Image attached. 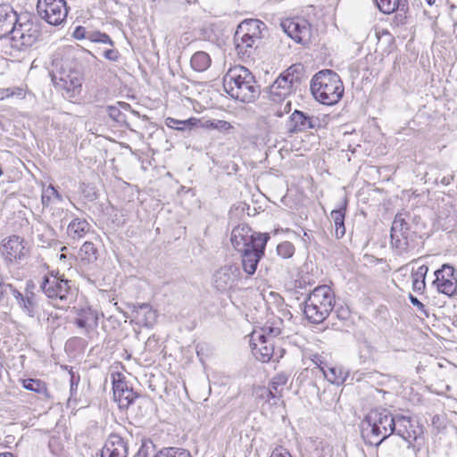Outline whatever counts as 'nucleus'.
I'll return each mask as SVG.
<instances>
[{
    "instance_id": "1",
    "label": "nucleus",
    "mask_w": 457,
    "mask_h": 457,
    "mask_svg": "<svg viewBox=\"0 0 457 457\" xmlns=\"http://www.w3.org/2000/svg\"><path fill=\"white\" fill-rule=\"evenodd\" d=\"M225 91L234 99L250 103L260 94L254 77L244 66L237 65L230 68L223 77Z\"/></svg>"
},
{
    "instance_id": "2",
    "label": "nucleus",
    "mask_w": 457,
    "mask_h": 457,
    "mask_svg": "<svg viewBox=\"0 0 457 457\" xmlns=\"http://www.w3.org/2000/svg\"><path fill=\"white\" fill-rule=\"evenodd\" d=\"M394 416L387 410H373L362 421L361 435L366 444L378 446L395 428Z\"/></svg>"
},
{
    "instance_id": "3",
    "label": "nucleus",
    "mask_w": 457,
    "mask_h": 457,
    "mask_svg": "<svg viewBox=\"0 0 457 457\" xmlns=\"http://www.w3.org/2000/svg\"><path fill=\"white\" fill-rule=\"evenodd\" d=\"M344 90L340 77L332 70L319 71L311 82V91L314 98L327 105L337 104L342 98Z\"/></svg>"
},
{
    "instance_id": "4",
    "label": "nucleus",
    "mask_w": 457,
    "mask_h": 457,
    "mask_svg": "<svg viewBox=\"0 0 457 457\" xmlns=\"http://www.w3.org/2000/svg\"><path fill=\"white\" fill-rule=\"evenodd\" d=\"M305 318L314 324L323 322L332 312L335 305V295L327 286L315 287L303 302Z\"/></svg>"
},
{
    "instance_id": "5",
    "label": "nucleus",
    "mask_w": 457,
    "mask_h": 457,
    "mask_svg": "<svg viewBox=\"0 0 457 457\" xmlns=\"http://www.w3.org/2000/svg\"><path fill=\"white\" fill-rule=\"evenodd\" d=\"M53 80L66 91H75L82 84V72L80 67L73 58L65 57L61 61L53 62Z\"/></svg>"
},
{
    "instance_id": "6",
    "label": "nucleus",
    "mask_w": 457,
    "mask_h": 457,
    "mask_svg": "<svg viewBox=\"0 0 457 457\" xmlns=\"http://www.w3.org/2000/svg\"><path fill=\"white\" fill-rule=\"evenodd\" d=\"M407 212L397 213L391 227V245L399 254L408 253L415 247L416 235L409 224Z\"/></svg>"
},
{
    "instance_id": "7",
    "label": "nucleus",
    "mask_w": 457,
    "mask_h": 457,
    "mask_svg": "<svg viewBox=\"0 0 457 457\" xmlns=\"http://www.w3.org/2000/svg\"><path fill=\"white\" fill-rule=\"evenodd\" d=\"M39 29L28 16H21L10 33L12 47L22 51L33 46L38 37Z\"/></svg>"
},
{
    "instance_id": "8",
    "label": "nucleus",
    "mask_w": 457,
    "mask_h": 457,
    "mask_svg": "<svg viewBox=\"0 0 457 457\" xmlns=\"http://www.w3.org/2000/svg\"><path fill=\"white\" fill-rule=\"evenodd\" d=\"M36 9L42 20L54 26L64 22L69 12L66 0H37Z\"/></svg>"
},
{
    "instance_id": "9",
    "label": "nucleus",
    "mask_w": 457,
    "mask_h": 457,
    "mask_svg": "<svg viewBox=\"0 0 457 457\" xmlns=\"http://www.w3.org/2000/svg\"><path fill=\"white\" fill-rule=\"evenodd\" d=\"M293 71L295 68L291 66L270 86L269 98L271 101L283 102L293 93L295 84L298 83V78L294 75Z\"/></svg>"
},
{
    "instance_id": "10",
    "label": "nucleus",
    "mask_w": 457,
    "mask_h": 457,
    "mask_svg": "<svg viewBox=\"0 0 457 457\" xmlns=\"http://www.w3.org/2000/svg\"><path fill=\"white\" fill-rule=\"evenodd\" d=\"M240 277L241 272L237 265H224L214 271L212 283L217 291L224 293L236 287Z\"/></svg>"
},
{
    "instance_id": "11",
    "label": "nucleus",
    "mask_w": 457,
    "mask_h": 457,
    "mask_svg": "<svg viewBox=\"0 0 457 457\" xmlns=\"http://www.w3.org/2000/svg\"><path fill=\"white\" fill-rule=\"evenodd\" d=\"M270 236L268 234L260 235L255 245L250 249L240 251L242 258L243 270L248 275H253L256 271L257 265L264 254V250Z\"/></svg>"
},
{
    "instance_id": "12",
    "label": "nucleus",
    "mask_w": 457,
    "mask_h": 457,
    "mask_svg": "<svg viewBox=\"0 0 457 457\" xmlns=\"http://www.w3.org/2000/svg\"><path fill=\"white\" fill-rule=\"evenodd\" d=\"M435 276L433 284L439 293L450 297L457 295V272L452 265L443 264L435 271Z\"/></svg>"
},
{
    "instance_id": "13",
    "label": "nucleus",
    "mask_w": 457,
    "mask_h": 457,
    "mask_svg": "<svg viewBox=\"0 0 457 457\" xmlns=\"http://www.w3.org/2000/svg\"><path fill=\"white\" fill-rule=\"evenodd\" d=\"M3 255L9 262L19 263L29 255L27 242L19 236L13 235L3 240Z\"/></svg>"
},
{
    "instance_id": "14",
    "label": "nucleus",
    "mask_w": 457,
    "mask_h": 457,
    "mask_svg": "<svg viewBox=\"0 0 457 457\" xmlns=\"http://www.w3.org/2000/svg\"><path fill=\"white\" fill-rule=\"evenodd\" d=\"M70 283V280L56 276L44 277L40 287L47 297L66 301L71 291Z\"/></svg>"
},
{
    "instance_id": "15",
    "label": "nucleus",
    "mask_w": 457,
    "mask_h": 457,
    "mask_svg": "<svg viewBox=\"0 0 457 457\" xmlns=\"http://www.w3.org/2000/svg\"><path fill=\"white\" fill-rule=\"evenodd\" d=\"M283 30L298 43H306L311 37V26L302 18L287 19L281 23Z\"/></svg>"
},
{
    "instance_id": "16",
    "label": "nucleus",
    "mask_w": 457,
    "mask_h": 457,
    "mask_svg": "<svg viewBox=\"0 0 457 457\" xmlns=\"http://www.w3.org/2000/svg\"><path fill=\"white\" fill-rule=\"evenodd\" d=\"M260 235L253 233L247 225L242 224L233 228L230 241L237 252L245 251L255 245Z\"/></svg>"
},
{
    "instance_id": "17",
    "label": "nucleus",
    "mask_w": 457,
    "mask_h": 457,
    "mask_svg": "<svg viewBox=\"0 0 457 457\" xmlns=\"http://www.w3.org/2000/svg\"><path fill=\"white\" fill-rule=\"evenodd\" d=\"M318 121L317 118L307 116L303 112L295 110L287 121V129L290 134L306 131L310 129H314Z\"/></svg>"
},
{
    "instance_id": "18",
    "label": "nucleus",
    "mask_w": 457,
    "mask_h": 457,
    "mask_svg": "<svg viewBox=\"0 0 457 457\" xmlns=\"http://www.w3.org/2000/svg\"><path fill=\"white\" fill-rule=\"evenodd\" d=\"M106 456L128 457V442L118 434H111L102 450Z\"/></svg>"
},
{
    "instance_id": "19",
    "label": "nucleus",
    "mask_w": 457,
    "mask_h": 457,
    "mask_svg": "<svg viewBox=\"0 0 457 457\" xmlns=\"http://www.w3.org/2000/svg\"><path fill=\"white\" fill-rule=\"evenodd\" d=\"M19 20L20 17L10 4H0V37L10 35Z\"/></svg>"
},
{
    "instance_id": "20",
    "label": "nucleus",
    "mask_w": 457,
    "mask_h": 457,
    "mask_svg": "<svg viewBox=\"0 0 457 457\" xmlns=\"http://www.w3.org/2000/svg\"><path fill=\"white\" fill-rule=\"evenodd\" d=\"M250 346L253 354L262 362H268L273 356V343L269 339L262 338L258 341L253 340V333L250 335Z\"/></svg>"
},
{
    "instance_id": "21",
    "label": "nucleus",
    "mask_w": 457,
    "mask_h": 457,
    "mask_svg": "<svg viewBox=\"0 0 457 457\" xmlns=\"http://www.w3.org/2000/svg\"><path fill=\"white\" fill-rule=\"evenodd\" d=\"M132 313L137 323L141 326L152 327L156 321V312L148 303L133 304Z\"/></svg>"
},
{
    "instance_id": "22",
    "label": "nucleus",
    "mask_w": 457,
    "mask_h": 457,
    "mask_svg": "<svg viewBox=\"0 0 457 457\" xmlns=\"http://www.w3.org/2000/svg\"><path fill=\"white\" fill-rule=\"evenodd\" d=\"M265 24L260 20L249 19L241 22L237 27V37L251 36L253 39H259L262 37V31L265 29Z\"/></svg>"
},
{
    "instance_id": "23",
    "label": "nucleus",
    "mask_w": 457,
    "mask_h": 457,
    "mask_svg": "<svg viewBox=\"0 0 457 457\" xmlns=\"http://www.w3.org/2000/svg\"><path fill=\"white\" fill-rule=\"evenodd\" d=\"M395 424V432L397 436H401L403 440L411 442L416 439L415 431L412 428L411 420L410 417L403 415L394 416Z\"/></svg>"
},
{
    "instance_id": "24",
    "label": "nucleus",
    "mask_w": 457,
    "mask_h": 457,
    "mask_svg": "<svg viewBox=\"0 0 457 457\" xmlns=\"http://www.w3.org/2000/svg\"><path fill=\"white\" fill-rule=\"evenodd\" d=\"M98 320V312L88 308L79 314V316L75 320V324L79 328H84L87 332H88L89 330L97 327Z\"/></svg>"
},
{
    "instance_id": "25",
    "label": "nucleus",
    "mask_w": 457,
    "mask_h": 457,
    "mask_svg": "<svg viewBox=\"0 0 457 457\" xmlns=\"http://www.w3.org/2000/svg\"><path fill=\"white\" fill-rule=\"evenodd\" d=\"M90 229V224L80 218L73 219L68 225L67 234L72 239L82 238Z\"/></svg>"
},
{
    "instance_id": "26",
    "label": "nucleus",
    "mask_w": 457,
    "mask_h": 457,
    "mask_svg": "<svg viewBox=\"0 0 457 457\" xmlns=\"http://www.w3.org/2000/svg\"><path fill=\"white\" fill-rule=\"evenodd\" d=\"M345 208H346V200L345 199L343 205L337 210H333L330 213L331 219L334 222L335 235H336L337 238H342L345 234Z\"/></svg>"
},
{
    "instance_id": "27",
    "label": "nucleus",
    "mask_w": 457,
    "mask_h": 457,
    "mask_svg": "<svg viewBox=\"0 0 457 457\" xmlns=\"http://www.w3.org/2000/svg\"><path fill=\"white\" fill-rule=\"evenodd\" d=\"M24 388L33 391L39 395L42 400H48L51 398L50 393L47 389L46 384L39 379L26 378L21 381Z\"/></svg>"
},
{
    "instance_id": "28",
    "label": "nucleus",
    "mask_w": 457,
    "mask_h": 457,
    "mask_svg": "<svg viewBox=\"0 0 457 457\" xmlns=\"http://www.w3.org/2000/svg\"><path fill=\"white\" fill-rule=\"evenodd\" d=\"M428 271V267L427 265H421L417 270H411V282H412V290L422 294L426 288V276Z\"/></svg>"
},
{
    "instance_id": "29",
    "label": "nucleus",
    "mask_w": 457,
    "mask_h": 457,
    "mask_svg": "<svg viewBox=\"0 0 457 457\" xmlns=\"http://www.w3.org/2000/svg\"><path fill=\"white\" fill-rule=\"evenodd\" d=\"M281 329L275 324L266 323L262 328L254 329L253 331V340L258 341L262 338L269 339L272 342V339L280 335Z\"/></svg>"
},
{
    "instance_id": "30",
    "label": "nucleus",
    "mask_w": 457,
    "mask_h": 457,
    "mask_svg": "<svg viewBox=\"0 0 457 457\" xmlns=\"http://www.w3.org/2000/svg\"><path fill=\"white\" fill-rule=\"evenodd\" d=\"M13 297L17 300L18 304L28 316L33 318L36 314V303L33 297L26 296L24 297L21 293H20L17 289L13 291Z\"/></svg>"
},
{
    "instance_id": "31",
    "label": "nucleus",
    "mask_w": 457,
    "mask_h": 457,
    "mask_svg": "<svg viewBox=\"0 0 457 457\" xmlns=\"http://www.w3.org/2000/svg\"><path fill=\"white\" fill-rule=\"evenodd\" d=\"M211 57L203 51L195 53L190 60L191 67L198 72L206 71L211 65Z\"/></svg>"
},
{
    "instance_id": "32",
    "label": "nucleus",
    "mask_w": 457,
    "mask_h": 457,
    "mask_svg": "<svg viewBox=\"0 0 457 457\" xmlns=\"http://www.w3.org/2000/svg\"><path fill=\"white\" fill-rule=\"evenodd\" d=\"M257 39H253L251 36L245 35V37H237V30L234 36L235 48L238 55H245L248 53V49L252 48Z\"/></svg>"
},
{
    "instance_id": "33",
    "label": "nucleus",
    "mask_w": 457,
    "mask_h": 457,
    "mask_svg": "<svg viewBox=\"0 0 457 457\" xmlns=\"http://www.w3.org/2000/svg\"><path fill=\"white\" fill-rule=\"evenodd\" d=\"M319 369L322 371L326 379L331 384L340 385L345 382V377L340 369L330 367L327 370L319 365Z\"/></svg>"
},
{
    "instance_id": "34",
    "label": "nucleus",
    "mask_w": 457,
    "mask_h": 457,
    "mask_svg": "<svg viewBox=\"0 0 457 457\" xmlns=\"http://www.w3.org/2000/svg\"><path fill=\"white\" fill-rule=\"evenodd\" d=\"M79 257L85 263H92L97 259V252L93 243L85 242L79 250Z\"/></svg>"
},
{
    "instance_id": "35",
    "label": "nucleus",
    "mask_w": 457,
    "mask_h": 457,
    "mask_svg": "<svg viewBox=\"0 0 457 457\" xmlns=\"http://www.w3.org/2000/svg\"><path fill=\"white\" fill-rule=\"evenodd\" d=\"M154 457H192L190 452L180 447H163Z\"/></svg>"
},
{
    "instance_id": "36",
    "label": "nucleus",
    "mask_w": 457,
    "mask_h": 457,
    "mask_svg": "<svg viewBox=\"0 0 457 457\" xmlns=\"http://www.w3.org/2000/svg\"><path fill=\"white\" fill-rule=\"evenodd\" d=\"M198 120L195 118H190L187 120H180L174 118L168 117L165 120V124L171 129L178 130H185L186 129H191L197 123Z\"/></svg>"
},
{
    "instance_id": "37",
    "label": "nucleus",
    "mask_w": 457,
    "mask_h": 457,
    "mask_svg": "<svg viewBox=\"0 0 457 457\" xmlns=\"http://www.w3.org/2000/svg\"><path fill=\"white\" fill-rule=\"evenodd\" d=\"M288 378L289 376L284 372L278 373L273 377L270 383V386L274 391L276 396H278L279 398L282 397L283 388L287 385Z\"/></svg>"
},
{
    "instance_id": "38",
    "label": "nucleus",
    "mask_w": 457,
    "mask_h": 457,
    "mask_svg": "<svg viewBox=\"0 0 457 457\" xmlns=\"http://www.w3.org/2000/svg\"><path fill=\"white\" fill-rule=\"evenodd\" d=\"M129 386L127 382L125 381V378L120 373H115L112 374V390H113V398L115 401L119 397H120V395L123 394V391L125 388H128Z\"/></svg>"
},
{
    "instance_id": "39",
    "label": "nucleus",
    "mask_w": 457,
    "mask_h": 457,
    "mask_svg": "<svg viewBox=\"0 0 457 457\" xmlns=\"http://www.w3.org/2000/svg\"><path fill=\"white\" fill-rule=\"evenodd\" d=\"M137 396V395L133 389L129 386L128 388H125L123 394L120 395V397H119L116 402H118L120 408H128Z\"/></svg>"
},
{
    "instance_id": "40",
    "label": "nucleus",
    "mask_w": 457,
    "mask_h": 457,
    "mask_svg": "<svg viewBox=\"0 0 457 457\" xmlns=\"http://www.w3.org/2000/svg\"><path fill=\"white\" fill-rule=\"evenodd\" d=\"M378 8L384 13H392L398 5L399 0H376Z\"/></svg>"
},
{
    "instance_id": "41",
    "label": "nucleus",
    "mask_w": 457,
    "mask_h": 457,
    "mask_svg": "<svg viewBox=\"0 0 457 457\" xmlns=\"http://www.w3.org/2000/svg\"><path fill=\"white\" fill-rule=\"evenodd\" d=\"M277 252L282 258H290L295 253V246L292 243L285 241L277 246Z\"/></svg>"
},
{
    "instance_id": "42",
    "label": "nucleus",
    "mask_w": 457,
    "mask_h": 457,
    "mask_svg": "<svg viewBox=\"0 0 457 457\" xmlns=\"http://www.w3.org/2000/svg\"><path fill=\"white\" fill-rule=\"evenodd\" d=\"M257 395L268 403H270L272 400L273 402L271 404H277V401L280 399L278 396L275 395L274 391L270 386V388L260 387L257 391Z\"/></svg>"
},
{
    "instance_id": "43",
    "label": "nucleus",
    "mask_w": 457,
    "mask_h": 457,
    "mask_svg": "<svg viewBox=\"0 0 457 457\" xmlns=\"http://www.w3.org/2000/svg\"><path fill=\"white\" fill-rule=\"evenodd\" d=\"M204 128H212L219 130H227L232 129L230 123L221 120H207L203 123Z\"/></svg>"
},
{
    "instance_id": "44",
    "label": "nucleus",
    "mask_w": 457,
    "mask_h": 457,
    "mask_svg": "<svg viewBox=\"0 0 457 457\" xmlns=\"http://www.w3.org/2000/svg\"><path fill=\"white\" fill-rule=\"evenodd\" d=\"M87 38H88L92 42L103 43L109 45L111 46H113L114 44L112 38L107 34L102 32L89 33Z\"/></svg>"
},
{
    "instance_id": "45",
    "label": "nucleus",
    "mask_w": 457,
    "mask_h": 457,
    "mask_svg": "<svg viewBox=\"0 0 457 457\" xmlns=\"http://www.w3.org/2000/svg\"><path fill=\"white\" fill-rule=\"evenodd\" d=\"M431 175L428 179H434L436 183L440 181L443 186H448L453 180V176L451 173L443 175V173H426V176Z\"/></svg>"
},
{
    "instance_id": "46",
    "label": "nucleus",
    "mask_w": 457,
    "mask_h": 457,
    "mask_svg": "<svg viewBox=\"0 0 457 457\" xmlns=\"http://www.w3.org/2000/svg\"><path fill=\"white\" fill-rule=\"evenodd\" d=\"M409 300L411 304L415 306L422 314H424L426 317H428L429 313L425 305L416 296L410 294Z\"/></svg>"
},
{
    "instance_id": "47",
    "label": "nucleus",
    "mask_w": 457,
    "mask_h": 457,
    "mask_svg": "<svg viewBox=\"0 0 457 457\" xmlns=\"http://www.w3.org/2000/svg\"><path fill=\"white\" fill-rule=\"evenodd\" d=\"M8 89V98L9 97H17L19 99H23L26 96V92L22 87H7Z\"/></svg>"
},
{
    "instance_id": "48",
    "label": "nucleus",
    "mask_w": 457,
    "mask_h": 457,
    "mask_svg": "<svg viewBox=\"0 0 457 457\" xmlns=\"http://www.w3.org/2000/svg\"><path fill=\"white\" fill-rule=\"evenodd\" d=\"M103 55L105 59L112 61V62H117L119 61L120 54L117 49L110 48L106 49L103 52Z\"/></svg>"
},
{
    "instance_id": "49",
    "label": "nucleus",
    "mask_w": 457,
    "mask_h": 457,
    "mask_svg": "<svg viewBox=\"0 0 457 457\" xmlns=\"http://www.w3.org/2000/svg\"><path fill=\"white\" fill-rule=\"evenodd\" d=\"M270 457H292L291 453L287 449L283 446H277L272 452Z\"/></svg>"
},
{
    "instance_id": "50",
    "label": "nucleus",
    "mask_w": 457,
    "mask_h": 457,
    "mask_svg": "<svg viewBox=\"0 0 457 457\" xmlns=\"http://www.w3.org/2000/svg\"><path fill=\"white\" fill-rule=\"evenodd\" d=\"M291 110V102L290 101H287L284 106V111L283 112H280V111H277V116L278 117H281L283 115V112H289Z\"/></svg>"
},
{
    "instance_id": "51",
    "label": "nucleus",
    "mask_w": 457,
    "mask_h": 457,
    "mask_svg": "<svg viewBox=\"0 0 457 457\" xmlns=\"http://www.w3.org/2000/svg\"><path fill=\"white\" fill-rule=\"evenodd\" d=\"M83 31H84V29H82L81 27L77 28L75 32H74V37L76 38L84 37L85 36L83 35Z\"/></svg>"
},
{
    "instance_id": "52",
    "label": "nucleus",
    "mask_w": 457,
    "mask_h": 457,
    "mask_svg": "<svg viewBox=\"0 0 457 457\" xmlns=\"http://www.w3.org/2000/svg\"><path fill=\"white\" fill-rule=\"evenodd\" d=\"M6 98H8V89L1 88L0 89V101L4 100Z\"/></svg>"
},
{
    "instance_id": "53",
    "label": "nucleus",
    "mask_w": 457,
    "mask_h": 457,
    "mask_svg": "<svg viewBox=\"0 0 457 457\" xmlns=\"http://www.w3.org/2000/svg\"><path fill=\"white\" fill-rule=\"evenodd\" d=\"M46 193H49V194H52V195H54L57 198H60L58 193H57V190L52 187V186H49L47 187V189L46 190Z\"/></svg>"
},
{
    "instance_id": "54",
    "label": "nucleus",
    "mask_w": 457,
    "mask_h": 457,
    "mask_svg": "<svg viewBox=\"0 0 457 457\" xmlns=\"http://www.w3.org/2000/svg\"><path fill=\"white\" fill-rule=\"evenodd\" d=\"M0 457H13V455L10 453H1Z\"/></svg>"
},
{
    "instance_id": "55",
    "label": "nucleus",
    "mask_w": 457,
    "mask_h": 457,
    "mask_svg": "<svg viewBox=\"0 0 457 457\" xmlns=\"http://www.w3.org/2000/svg\"><path fill=\"white\" fill-rule=\"evenodd\" d=\"M75 384V378L73 375H71V388L73 387V385Z\"/></svg>"
},
{
    "instance_id": "56",
    "label": "nucleus",
    "mask_w": 457,
    "mask_h": 457,
    "mask_svg": "<svg viewBox=\"0 0 457 457\" xmlns=\"http://www.w3.org/2000/svg\"><path fill=\"white\" fill-rule=\"evenodd\" d=\"M427 4L429 5H433L436 3V0H426Z\"/></svg>"
},
{
    "instance_id": "57",
    "label": "nucleus",
    "mask_w": 457,
    "mask_h": 457,
    "mask_svg": "<svg viewBox=\"0 0 457 457\" xmlns=\"http://www.w3.org/2000/svg\"><path fill=\"white\" fill-rule=\"evenodd\" d=\"M109 110H110V115L112 116V112H117L116 108L114 107H109Z\"/></svg>"
},
{
    "instance_id": "58",
    "label": "nucleus",
    "mask_w": 457,
    "mask_h": 457,
    "mask_svg": "<svg viewBox=\"0 0 457 457\" xmlns=\"http://www.w3.org/2000/svg\"><path fill=\"white\" fill-rule=\"evenodd\" d=\"M303 237L309 238L308 234L306 232L303 233Z\"/></svg>"
},
{
    "instance_id": "59",
    "label": "nucleus",
    "mask_w": 457,
    "mask_h": 457,
    "mask_svg": "<svg viewBox=\"0 0 457 457\" xmlns=\"http://www.w3.org/2000/svg\"><path fill=\"white\" fill-rule=\"evenodd\" d=\"M454 8H455V4H452V5H451V9L453 10V9H454Z\"/></svg>"
},
{
    "instance_id": "60",
    "label": "nucleus",
    "mask_w": 457,
    "mask_h": 457,
    "mask_svg": "<svg viewBox=\"0 0 457 457\" xmlns=\"http://www.w3.org/2000/svg\"><path fill=\"white\" fill-rule=\"evenodd\" d=\"M45 198H46V195H44L42 196L43 202H45Z\"/></svg>"
}]
</instances>
